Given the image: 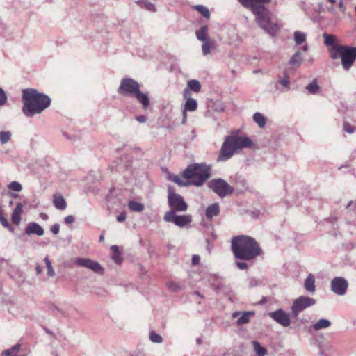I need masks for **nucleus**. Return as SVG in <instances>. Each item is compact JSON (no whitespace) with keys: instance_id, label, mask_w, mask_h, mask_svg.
Listing matches in <instances>:
<instances>
[{"instance_id":"nucleus-52","label":"nucleus","mask_w":356,"mask_h":356,"mask_svg":"<svg viewBox=\"0 0 356 356\" xmlns=\"http://www.w3.org/2000/svg\"><path fill=\"white\" fill-rule=\"evenodd\" d=\"M260 283H261V282L259 280L252 277L250 280L249 286H250V287H254V286H258Z\"/></svg>"},{"instance_id":"nucleus-49","label":"nucleus","mask_w":356,"mask_h":356,"mask_svg":"<svg viewBox=\"0 0 356 356\" xmlns=\"http://www.w3.org/2000/svg\"><path fill=\"white\" fill-rule=\"evenodd\" d=\"M7 101V96L4 90L0 88V106H3Z\"/></svg>"},{"instance_id":"nucleus-34","label":"nucleus","mask_w":356,"mask_h":356,"mask_svg":"<svg viewBox=\"0 0 356 356\" xmlns=\"http://www.w3.org/2000/svg\"><path fill=\"white\" fill-rule=\"evenodd\" d=\"M253 312H244L242 315L237 319L236 323L238 325H244L250 321V316L253 315Z\"/></svg>"},{"instance_id":"nucleus-58","label":"nucleus","mask_w":356,"mask_h":356,"mask_svg":"<svg viewBox=\"0 0 356 356\" xmlns=\"http://www.w3.org/2000/svg\"><path fill=\"white\" fill-rule=\"evenodd\" d=\"M126 219V214L124 212H122L120 213L118 216H117V220L118 222H124Z\"/></svg>"},{"instance_id":"nucleus-54","label":"nucleus","mask_w":356,"mask_h":356,"mask_svg":"<svg viewBox=\"0 0 356 356\" xmlns=\"http://www.w3.org/2000/svg\"><path fill=\"white\" fill-rule=\"evenodd\" d=\"M236 265L240 270H246L248 268V264L243 261H237Z\"/></svg>"},{"instance_id":"nucleus-23","label":"nucleus","mask_w":356,"mask_h":356,"mask_svg":"<svg viewBox=\"0 0 356 356\" xmlns=\"http://www.w3.org/2000/svg\"><path fill=\"white\" fill-rule=\"evenodd\" d=\"M53 204L54 207L59 210H65L67 207V203L60 194H54L53 196Z\"/></svg>"},{"instance_id":"nucleus-44","label":"nucleus","mask_w":356,"mask_h":356,"mask_svg":"<svg viewBox=\"0 0 356 356\" xmlns=\"http://www.w3.org/2000/svg\"><path fill=\"white\" fill-rule=\"evenodd\" d=\"M8 189L15 192H20L22 190V186L20 183L13 181L8 185Z\"/></svg>"},{"instance_id":"nucleus-29","label":"nucleus","mask_w":356,"mask_h":356,"mask_svg":"<svg viewBox=\"0 0 356 356\" xmlns=\"http://www.w3.org/2000/svg\"><path fill=\"white\" fill-rule=\"evenodd\" d=\"M253 120L260 128H264L266 124V118L261 113L257 112L253 115Z\"/></svg>"},{"instance_id":"nucleus-59","label":"nucleus","mask_w":356,"mask_h":356,"mask_svg":"<svg viewBox=\"0 0 356 356\" xmlns=\"http://www.w3.org/2000/svg\"><path fill=\"white\" fill-rule=\"evenodd\" d=\"M136 119L140 123H145L147 121V117L145 115H137Z\"/></svg>"},{"instance_id":"nucleus-14","label":"nucleus","mask_w":356,"mask_h":356,"mask_svg":"<svg viewBox=\"0 0 356 356\" xmlns=\"http://www.w3.org/2000/svg\"><path fill=\"white\" fill-rule=\"evenodd\" d=\"M268 316L283 327L289 326L291 322L289 314L282 309L268 313Z\"/></svg>"},{"instance_id":"nucleus-33","label":"nucleus","mask_w":356,"mask_h":356,"mask_svg":"<svg viewBox=\"0 0 356 356\" xmlns=\"http://www.w3.org/2000/svg\"><path fill=\"white\" fill-rule=\"evenodd\" d=\"M136 3L141 8H146L149 11L156 12V10L155 6L147 0H138L136 1Z\"/></svg>"},{"instance_id":"nucleus-61","label":"nucleus","mask_w":356,"mask_h":356,"mask_svg":"<svg viewBox=\"0 0 356 356\" xmlns=\"http://www.w3.org/2000/svg\"><path fill=\"white\" fill-rule=\"evenodd\" d=\"M186 112L187 111H185L184 110H182V120H181V124H184L186 122V120H187Z\"/></svg>"},{"instance_id":"nucleus-22","label":"nucleus","mask_w":356,"mask_h":356,"mask_svg":"<svg viewBox=\"0 0 356 356\" xmlns=\"http://www.w3.org/2000/svg\"><path fill=\"white\" fill-rule=\"evenodd\" d=\"M184 99L186 102L183 110L187 112H193L197 110V102L195 99L191 98V95H186V97H184Z\"/></svg>"},{"instance_id":"nucleus-30","label":"nucleus","mask_w":356,"mask_h":356,"mask_svg":"<svg viewBox=\"0 0 356 356\" xmlns=\"http://www.w3.org/2000/svg\"><path fill=\"white\" fill-rule=\"evenodd\" d=\"M302 58L300 51H296L290 58L289 63L294 67H299L302 63Z\"/></svg>"},{"instance_id":"nucleus-13","label":"nucleus","mask_w":356,"mask_h":356,"mask_svg":"<svg viewBox=\"0 0 356 356\" xmlns=\"http://www.w3.org/2000/svg\"><path fill=\"white\" fill-rule=\"evenodd\" d=\"M348 287L347 280L342 277H336L331 282V290L337 295L343 296Z\"/></svg>"},{"instance_id":"nucleus-55","label":"nucleus","mask_w":356,"mask_h":356,"mask_svg":"<svg viewBox=\"0 0 356 356\" xmlns=\"http://www.w3.org/2000/svg\"><path fill=\"white\" fill-rule=\"evenodd\" d=\"M327 5L325 3L324 1H321L318 3V13H322L326 9Z\"/></svg>"},{"instance_id":"nucleus-15","label":"nucleus","mask_w":356,"mask_h":356,"mask_svg":"<svg viewBox=\"0 0 356 356\" xmlns=\"http://www.w3.org/2000/svg\"><path fill=\"white\" fill-rule=\"evenodd\" d=\"M44 233V229L38 223L31 222L27 224L24 234L26 235L35 234L37 236H42Z\"/></svg>"},{"instance_id":"nucleus-9","label":"nucleus","mask_w":356,"mask_h":356,"mask_svg":"<svg viewBox=\"0 0 356 356\" xmlns=\"http://www.w3.org/2000/svg\"><path fill=\"white\" fill-rule=\"evenodd\" d=\"M140 89L139 83L131 78H124L121 80L118 92L126 97H132Z\"/></svg>"},{"instance_id":"nucleus-43","label":"nucleus","mask_w":356,"mask_h":356,"mask_svg":"<svg viewBox=\"0 0 356 356\" xmlns=\"http://www.w3.org/2000/svg\"><path fill=\"white\" fill-rule=\"evenodd\" d=\"M167 286L170 291L172 292L179 291L182 289V285L175 282H169L167 283Z\"/></svg>"},{"instance_id":"nucleus-12","label":"nucleus","mask_w":356,"mask_h":356,"mask_svg":"<svg viewBox=\"0 0 356 356\" xmlns=\"http://www.w3.org/2000/svg\"><path fill=\"white\" fill-rule=\"evenodd\" d=\"M75 264L90 269L98 274H102L104 272V268L98 262L88 258L78 257L75 260Z\"/></svg>"},{"instance_id":"nucleus-27","label":"nucleus","mask_w":356,"mask_h":356,"mask_svg":"<svg viewBox=\"0 0 356 356\" xmlns=\"http://www.w3.org/2000/svg\"><path fill=\"white\" fill-rule=\"evenodd\" d=\"M111 250L112 252V259L117 264H120L122 261V258L121 257V253L119 250V247L118 245H112L111 247Z\"/></svg>"},{"instance_id":"nucleus-60","label":"nucleus","mask_w":356,"mask_h":356,"mask_svg":"<svg viewBox=\"0 0 356 356\" xmlns=\"http://www.w3.org/2000/svg\"><path fill=\"white\" fill-rule=\"evenodd\" d=\"M337 6L339 8V9L341 11H344L345 10V6L343 4V0H337Z\"/></svg>"},{"instance_id":"nucleus-39","label":"nucleus","mask_w":356,"mask_h":356,"mask_svg":"<svg viewBox=\"0 0 356 356\" xmlns=\"http://www.w3.org/2000/svg\"><path fill=\"white\" fill-rule=\"evenodd\" d=\"M254 351L257 353V356H265L267 351L266 348L262 347L260 343L257 341H253Z\"/></svg>"},{"instance_id":"nucleus-56","label":"nucleus","mask_w":356,"mask_h":356,"mask_svg":"<svg viewBox=\"0 0 356 356\" xmlns=\"http://www.w3.org/2000/svg\"><path fill=\"white\" fill-rule=\"evenodd\" d=\"M64 220L66 224L70 225L74 222V217L72 215H70L66 216Z\"/></svg>"},{"instance_id":"nucleus-37","label":"nucleus","mask_w":356,"mask_h":356,"mask_svg":"<svg viewBox=\"0 0 356 356\" xmlns=\"http://www.w3.org/2000/svg\"><path fill=\"white\" fill-rule=\"evenodd\" d=\"M294 40L297 45L302 44L306 40V34L305 33L296 31L294 32Z\"/></svg>"},{"instance_id":"nucleus-5","label":"nucleus","mask_w":356,"mask_h":356,"mask_svg":"<svg viewBox=\"0 0 356 356\" xmlns=\"http://www.w3.org/2000/svg\"><path fill=\"white\" fill-rule=\"evenodd\" d=\"M252 13L259 26L271 35H275L279 30L277 24L273 19L272 13L265 6H255Z\"/></svg>"},{"instance_id":"nucleus-4","label":"nucleus","mask_w":356,"mask_h":356,"mask_svg":"<svg viewBox=\"0 0 356 356\" xmlns=\"http://www.w3.org/2000/svg\"><path fill=\"white\" fill-rule=\"evenodd\" d=\"M211 167L205 163H195L188 165L183 172L182 176L189 181L191 185L201 186L210 177Z\"/></svg>"},{"instance_id":"nucleus-7","label":"nucleus","mask_w":356,"mask_h":356,"mask_svg":"<svg viewBox=\"0 0 356 356\" xmlns=\"http://www.w3.org/2000/svg\"><path fill=\"white\" fill-rule=\"evenodd\" d=\"M168 202L170 207V210H174L175 213L186 211L188 207L184 197L176 193L172 186L168 188Z\"/></svg>"},{"instance_id":"nucleus-48","label":"nucleus","mask_w":356,"mask_h":356,"mask_svg":"<svg viewBox=\"0 0 356 356\" xmlns=\"http://www.w3.org/2000/svg\"><path fill=\"white\" fill-rule=\"evenodd\" d=\"M325 3H329L330 5H327L326 6V9L329 11V12H334V8H333V6L337 3V0H324L323 1Z\"/></svg>"},{"instance_id":"nucleus-21","label":"nucleus","mask_w":356,"mask_h":356,"mask_svg":"<svg viewBox=\"0 0 356 356\" xmlns=\"http://www.w3.org/2000/svg\"><path fill=\"white\" fill-rule=\"evenodd\" d=\"M220 213V207L218 203H213L208 206L205 211L206 217L211 220L213 217L217 216Z\"/></svg>"},{"instance_id":"nucleus-51","label":"nucleus","mask_w":356,"mask_h":356,"mask_svg":"<svg viewBox=\"0 0 356 356\" xmlns=\"http://www.w3.org/2000/svg\"><path fill=\"white\" fill-rule=\"evenodd\" d=\"M343 130L348 134H353L355 132V129L348 122H345L343 124Z\"/></svg>"},{"instance_id":"nucleus-40","label":"nucleus","mask_w":356,"mask_h":356,"mask_svg":"<svg viewBox=\"0 0 356 356\" xmlns=\"http://www.w3.org/2000/svg\"><path fill=\"white\" fill-rule=\"evenodd\" d=\"M306 89L309 93L314 95L316 94L319 90V86L316 80L313 81L306 86Z\"/></svg>"},{"instance_id":"nucleus-11","label":"nucleus","mask_w":356,"mask_h":356,"mask_svg":"<svg viewBox=\"0 0 356 356\" xmlns=\"http://www.w3.org/2000/svg\"><path fill=\"white\" fill-rule=\"evenodd\" d=\"M163 220L165 222H173L179 227H184L192 222V216L191 215H176L174 210H169L165 212Z\"/></svg>"},{"instance_id":"nucleus-18","label":"nucleus","mask_w":356,"mask_h":356,"mask_svg":"<svg viewBox=\"0 0 356 356\" xmlns=\"http://www.w3.org/2000/svg\"><path fill=\"white\" fill-rule=\"evenodd\" d=\"M238 2L245 8L253 10L255 6H264L263 4L268 3L271 0H238Z\"/></svg>"},{"instance_id":"nucleus-3","label":"nucleus","mask_w":356,"mask_h":356,"mask_svg":"<svg viewBox=\"0 0 356 356\" xmlns=\"http://www.w3.org/2000/svg\"><path fill=\"white\" fill-rule=\"evenodd\" d=\"M252 146L253 143L248 137H240L238 135L227 136L222 145L217 161H226L234 155L236 151Z\"/></svg>"},{"instance_id":"nucleus-53","label":"nucleus","mask_w":356,"mask_h":356,"mask_svg":"<svg viewBox=\"0 0 356 356\" xmlns=\"http://www.w3.org/2000/svg\"><path fill=\"white\" fill-rule=\"evenodd\" d=\"M50 230L54 234L56 235L59 233L60 225L58 224H54L51 227Z\"/></svg>"},{"instance_id":"nucleus-64","label":"nucleus","mask_w":356,"mask_h":356,"mask_svg":"<svg viewBox=\"0 0 356 356\" xmlns=\"http://www.w3.org/2000/svg\"><path fill=\"white\" fill-rule=\"evenodd\" d=\"M41 217H42V219H47L48 216L46 213H41Z\"/></svg>"},{"instance_id":"nucleus-41","label":"nucleus","mask_w":356,"mask_h":356,"mask_svg":"<svg viewBox=\"0 0 356 356\" xmlns=\"http://www.w3.org/2000/svg\"><path fill=\"white\" fill-rule=\"evenodd\" d=\"M11 132L9 131H0V142L1 144L7 143L11 138Z\"/></svg>"},{"instance_id":"nucleus-8","label":"nucleus","mask_w":356,"mask_h":356,"mask_svg":"<svg viewBox=\"0 0 356 356\" xmlns=\"http://www.w3.org/2000/svg\"><path fill=\"white\" fill-rule=\"evenodd\" d=\"M208 186L220 198L232 195L234 191V188L222 178L211 180L208 183Z\"/></svg>"},{"instance_id":"nucleus-62","label":"nucleus","mask_w":356,"mask_h":356,"mask_svg":"<svg viewBox=\"0 0 356 356\" xmlns=\"http://www.w3.org/2000/svg\"><path fill=\"white\" fill-rule=\"evenodd\" d=\"M239 315H240V312H234L232 314V318H237L238 316H239Z\"/></svg>"},{"instance_id":"nucleus-32","label":"nucleus","mask_w":356,"mask_h":356,"mask_svg":"<svg viewBox=\"0 0 356 356\" xmlns=\"http://www.w3.org/2000/svg\"><path fill=\"white\" fill-rule=\"evenodd\" d=\"M168 178L170 181L176 183L179 186H187L191 185L189 181H183L177 175L169 174Z\"/></svg>"},{"instance_id":"nucleus-24","label":"nucleus","mask_w":356,"mask_h":356,"mask_svg":"<svg viewBox=\"0 0 356 356\" xmlns=\"http://www.w3.org/2000/svg\"><path fill=\"white\" fill-rule=\"evenodd\" d=\"M209 281L211 282V288L213 289L217 293H220L223 291L224 284L222 278L213 276L211 277Z\"/></svg>"},{"instance_id":"nucleus-19","label":"nucleus","mask_w":356,"mask_h":356,"mask_svg":"<svg viewBox=\"0 0 356 356\" xmlns=\"http://www.w3.org/2000/svg\"><path fill=\"white\" fill-rule=\"evenodd\" d=\"M22 208L23 206L22 203L18 202L15 207V208L13 209V213L11 214V220L13 224L18 225H19L22 218L21 214L22 212Z\"/></svg>"},{"instance_id":"nucleus-31","label":"nucleus","mask_w":356,"mask_h":356,"mask_svg":"<svg viewBox=\"0 0 356 356\" xmlns=\"http://www.w3.org/2000/svg\"><path fill=\"white\" fill-rule=\"evenodd\" d=\"M128 208L131 211L141 212L144 210L145 206L142 203L138 202L134 200H131L128 203Z\"/></svg>"},{"instance_id":"nucleus-26","label":"nucleus","mask_w":356,"mask_h":356,"mask_svg":"<svg viewBox=\"0 0 356 356\" xmlns=\"http://www.w3.org/2000/svg\"><path fill=\"white\" fill-rule=\"evenodd\" d=\"M331 325V322L326 318H321L318 322L313 325L314 331H318L322 329H325Z\"/></svg>"},{"instance_id":"nucleus-36","label":"nucleus","mask_w":356,"mask_h":356,"mask_svg":"<svg viewBox=\"0 0 356 356\" xmlns=\"http://www.w3.org/2000/svg\"><path fill=\"white\" fill-rule=\"evenodd\" d=\"M277 82L286 88V91L290 90L289 76L286 71H284V78H280Z\"/></svg>"},{"instance_id":"nucleus-47","label":"nucleus","mask_w":356,"mask_h":356,"mask_svg":"<svg viewBox=\"0 0 356 356\" xmlns=\"http://www.w3.org/2000/svg\"><path fill=\"white\" fill-rule=\"evenodd\" d=\"M0 222L4 227L7 228L10 232L14 233V228L10 225L8 220L5 218L3 216L0 218Z\"/></svg>"},{"instance_id":"nucleus-63","label":"nucleus","mask_w":356,"mask_h":356,"mask_svg":"<svg viewBox=\"0 0 356 356\" xmlns=\"http://www.w3.org/2000/svg\"><path fill=\"white\" fill-rule=\"evenodd\" d=\"M320 355H322V356H328L327 355H326L324 352V350H323V348L321 347V350H320Z\"/></svg>"},{"instance_id":"nucleus-6","label":"nucleus","mask_w":356,"mask_h":356,"mask_svg":"<svg viewBox=\"0 0 356 356\" xmlns=\"http://www.w3.org/2000/svg\"><path fill=\"white\" fill-rule=\"evenodd\" d=\"M341 59V65L345 71H348L356 60V47L348 45L336 46L332 52V59Z\"/></svg>"},{"instance_id":"nucleus-16","label":"nucleus","mask_w":356,"mask_h":356,"mask_svg":"<svg viewBox=\"0 0 356 356\" xmlns=\"http://www.w3.org/2000/svg\"><path fill=\"white\" fill-rule=\"evenodd\" d=\"M132 97L142 105L144 110H147L150 105V100L147 92H143L139 89Z\"/></svg>"},{"instance_id":"nucleus-50","label":"nucleus","mask_w":356,"mask_h":356,"mask_svg":"<svg viewBox=\"0 0 356 356\" xmlns=\"http://www.w3.org/2000/svg\"><path fill=\"white\" fill-rule=\"evenodd\" d=\"M346 209L356 213V201H350L346 206Z\"/></svg>"},{"instance_id":"nucleus-25","label":"nucleus","mask_w":356,"mask_h":356,"mask_svg":"<svg viewBox=\"0 0 356 356\" xmlns=\"http://www.w3.org/2000/svg\"><path fill=\"white\" fill-rule=\"evenodd\" d=\"M304 287L309 293H314L316 291L315 279L313 275L309 274L307 277L304 283Z\"/></svg>"},{"instance_id":"nucleus-1","label":"nucleus","mask_w":356,"mask_h":356,"mask_svg":"<svg viewBox=\"0 0 356 356\" xmlns=\"http://www.w3.org/2000/svg\"><path fill=\"white\" fill-rule=\"evenodd\" d=\"M232 251L237 259L252 261L262 254L257 241L248 236L240 235L232 239Z\"/></svg>"},{"instance_id":"nucleus-57","label":"nucleus","mask_w":356,"mask_h":356,"mask_svg":"<svg viewBox=\"0 0 356 356\" xmlns=\"http://www.w3.org/2000/svg\"><path fill=\"white\" fill-rule=\"evenodd\" d=\"M200 261V257L199 255H193L191 262L193 265H197Z\"/></svg>"},{"instance_id":"nucleus-10","label":"nucleus","mask_w":356,"mask_h":356,"mask_svg":"<svg viewBox=\"0 0 356 356\" xmlns=\"http://www.w3.org/2000/svg\"><path fill=\"white\" fill-rule=\"evenodd\" d=\"M316 304V300L313 298L301 296L295 300L291 306V312L294 317L307 308L312 307Z\"/></svg>"},{"instance_id":"nucleus-46","label":"nucleus","mask_w":356,"mask_h":356,"mask_svg":"<svg viewBox=\"0 0 356 356\" xmlns=\"http://www.w3.org/2000/svg\"><path fill=\"white\" fill-rule=\"evenodd\" d=\"M44 261V262L46 264V266H47V274H48V275L50 276V277L54 276L55 273H54L53 267L51 266V261L49 259L48 257H45Z\"/></svg>"},{"instance_id":"nucleus-45","label":"nucleus","mask_w":356,"mask_h":356,"mask_svg":"<svg viewBox=\"0 0 356 356\" xmlns=\"http://www.w3.org/2000/svg\"><path fill=\"white\" fill-rule=\"evenodd\" d=\"M211 47H212V43L211 41H209V40H206V41H203V44L202 46V54L204 56L209 54L211 51Z\"/></svg>"},{"instance_id":"nucleus-35","label":"nucleus","mask_w":356,"mask_h":356,"mask_svg":"<svg viewBox=\"0 0 356 356\" xmlns=\"http://www.w3.org/2000/svg\"><path fill=\"white\" fill-rule=\"evenodd\" d=\"M193 8L194 10L198 11L205 18H207L208 19L210 18V16H211L210 12L209 10V9L207 7H205L204 6L196 5V6H194Z\"/></svg>"},{"instance_id":"nucleus-20","label":"nucleus","mask_w":356,"mask_h":356,"mask_svg":"<svg viewBox=\"0 0 356 356\" xmlns=\"http://www.w3.org/2000/svg\"><path fill=\"white\" fill-rule=\"evenodd\" d=\"M324 38V42L327 46H330L331 48L329 49L330 57L332 58V52L333 48L336 46H341L337 44V37L334 35L327 34L326 33L323 34Z\"/></svg>"},{"instance_id":"nucleus-42","label":"nucleus","mask_w":356,"mask_h":356,"mask_svg":"<svg viewBox=\"0 0 356 356\" xmlns=\"http://www.w3.org/2000/svg\"><path fill=\"white\" fill-rule=\"evenodd\" d=\"M149 339L153 343H161L163 342V337L154 331H151L149 333Z\"/></svg>"},{"instance_id":"nucleus-17","label":"nucleus","mask_w":356,"mask_h":356,"mask_svg":"<svg viewBox=\"0 0 356 356\" xmlns=\"http://www.w3.org/2000/svg\"><path fill=\"white\" fill-rule=\"evenodd\" d=\"M200 90L201 84L200 81L196 79H191L188 81L187 86L184 90L183 97H186V95H191V91L199 92Z\"/></svg>"},{"instance_id":"nucleus-2","label":"nucleus","mask_w":356,"mask_h":356,"mask_svg":"<svg viewBox=\"0 0 356 356\" xmlns=\"http://www.w3.org/2000/svg\"><path fill=\"white\" fill-rule=\"evenodd\" d=\"M22 112L26 117L41 113L51 104L50 97L33 88L22 90Z\"/></svg>"},{"instance_id":"nucleus-28","label":"nucleus","mask_w":356,"mask_h":356,"mask_svg":"<svg viewBox=\"0 0 356 356\" xmlns=\"http://www.w3.org/2000/svg\"><path fill=\"white\" fill-rule=\"evenodd\" d=\"M196 38L200 41L208 40V27L207 26H202L195 33Z\"/></svg>"},{"instance_id":"nucleus-38","label":"nucleus","mask_w":356,"mask_h":356,"mask_svg":"<svg viewBox=\"0 0 356 356\" xmlns=\"http://www.w3.org/2000/svg\"><path fill=\"white\" fill-rule=\"evenodd\" d=\"M20 346L19 344L13 346L11 348L4 350L2 353V356H16V353L19 351Z\"/></svg>"}]
</instances>
